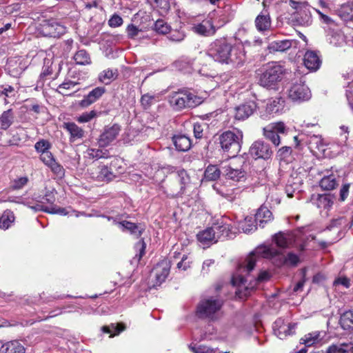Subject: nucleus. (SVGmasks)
<instances>
[{"mask_svg": "<svg viewBox=\"0 0 353 353\" xmlns=\"http://www.w3.org/2000/svg\"><path fill=\"white\" fill-rule=\"evenodd\" d=\"M256 255L263 258L274 259V263L277 266L285 265L296 266L299 262V258L296 254L288 252L285 256L281 254L275 248L263 246L258 248L254 252L251 253L242 263L239 264L238 272L240 273H250L255 266Z\"/></svg>", "mask_w": 353, "mask_h": 353, "instance_id": "f257e3e1", "label": "nucleus"}, {"mask_svg": "<svg viewBox=\"0 0 353 353\" xmlns=\"http://www.w3.org/2000/svg\"><path fill=\"white\" fill-rule=\"evenodd\" d=\"M209 55L221 63L241 64L245 59L242 49L234 47L225 39H216L210 46Z\"/></svg>", "mask_w": 353, "mask_h": 353, "instance_id": "f03ea898", "label": "nucleus"}, {"mask_svg": "<svg viewBox=\"0 0 353 353\" xmlns=\"http://www.w3.org/2000/svg\"><path fill=\"white\" fill-rule=\"evenodd\" d=\"M284 72L283 67L279 63H268L259 70V83L264 88L275 89L281 81Z\"/></svg>", "mask_w": 353, "mask_h": 353, "instance_id": "7ed1b4c3", "label": "nucleus"}, {"mask_svg": "<svg viewBox=\"0 0 353 353\" xmlns=\"http://www.w3.org/2000/svg\"><path fill=\"white\" fill-rule=\"evenodd\" d=\"M203 101L202 97L185 90L173 92L168 95V102L176 110L195 108Z\"/></svg>", "mask_w": 353, "mask_h": 353, "instance_id": "20e7f679", "label": "nucleus"}, {"mask_svg": "<svg viewBox=\"0 0 353 353\" xmlns=\"http://www.w3.org/2000/svg\"><path fill=\"white\" fill-rule=\"evenodd\" d=\"M243 133L237 130L236 132L227 130L219 137V144L224 152L228 157H235L241 150Z\"/></svg>", "mask_w": 353, "mask_h": 353, "instance_id": "39448f33", "label": "nucleus"}, {"mask_svg": "<svg viewBox=\"0 0 353 353\" xmlns=\"http://www.w3.org/2000/svg\"><path fill=\"white\" fill-rule=\"evenodd\" d=\"M223 304V300L218 296L205 298L198 304L196 314L199 318L216 320Z\"/></svg>", "mask_w": 353, "mask_h": 353, "instance_id": "423d86ee", "label": "nucleus"}, {"mask_svg": "<svg viewBox=\"0 0 353 353\" xmlns=\"http://www.w3.org/2000/svg\"><path fill=\"white\" fill-rule=\"evenodd\" d=\"M243 163H245V161L240 158L221 165L222 174L228 179L235 181H241L245 175V172L243 168Z\"/></svg>", "mask_w": 353, "mask_h": 353, "instance_id": "0eeeda50", "label": "nucleus"}, {"mask_svg": "<svg viewBox=\"0 0 353 353\" xmlns=\"http://www.w3.org/2000/svg\"><path fill=\"white\" fill-rule=\"evenodd\" d=\"M288 97L294 102L308 101L311 98L310 88L301 79L299 82L293 83L288 90Z\"/></svg>", "mask_w": 353, "mask_h": 353, "instance_id": "6e6552de", "label": "nucleus"}, {"mask_svg": "<svg viewBox=\"0 0 353 353\" xmlns=\"http://www.w3.org/2000/svg\"><path fill=\"white\" fill-rule=\"evenodd\" d=\"M301 232L300 230L287 232H279L274 236V241L278 247L288 248L296 242Z\"/></svg>", "mask_w": 353, "mask_h": 353, "instance_id": "1a4fd4ad", "label": "nucleus"}, {"mask_svg": "<svg viewBox=\"0 0 353 353\" xmlns=\"http://www.w3.org/2000/svg\"><path fill=\"white\" fill-rule=\"evenodd\" d=\"M296 323H290L285 322V319L279 318L273 324V330L274 334L281 339H283L288 336L295 333Z\"/></svg>", "mask_w": 353, "mask_h": 353, "instance_id": "9d476101", "label": "nucleus"}, {"mask_svg": "<svg viewBox=\"0 0 353 353\" xmlns=\"http://www.w3.org/2000/svg\"><path fill=\"white\" fill-rule=\"evenodd\" d=\"M285 128V125L282 122L271 123L263 128V135L275 146H278L281 143L279 133H284Z\"/></svg>", "mask_w": 353, "mask_h": 353, "instance_id": "9b49d317", "label": "nucleus"}, {"mask_svg": "<svg viewBox=\"0 0 353 353\" xmlns=\"http://www.w3.org/2000/svg\"><path fill=\"white\" fill-rule=\"evenodd\" d=\"M250 154L255 159H269L272 155V151L269 144L262 141L254 142L250 148Z\"/></svg>", "mask_w": 353, "mask_h": 353, "instance_id": "f8f14e48", "label": "nucleus"}, {"mask_svg": "<svg viewBox=\"0 0 353 353\" xmlns=\"http://www.w3.org/2000/svg\"><path fill=\"white\" fill-rule=\"evenodd\" d=\"M170 270V262L162 260L153 268L152 275L154 277V286L160 285L168 277Z\"/></svg>", "mask_w": 353, "mask_h": 353, "instance_id": "ddd939ff", "label": "nucleus"}, {"mask_svg": "<svg viewBox=\"0 0 353 353\" xmlns=\"http://www.w3.org/2000/svg\"><path fill=\"white\" fill-rule=\"evenodd\" d=\"M289 3L292 8L296 10V12L293 14V17L299 24L303 25L309 21L310 15L307 13L308 8L306 3L293 0H290Z\"/></svg>", "mask_w": 353, "mask_h": 353, "instance_id": "4468645a", "label": "nucleus"}, {"mask_svg": "<svg viewBox=\"0 0 353 353\" xmlns=\"http://www.w3.org/2000/svg\"><path fill=\"white\" fill-rule=\"evenodd\" d=\"M65 32V28L54 20L44 21L42 25L43 34L49 37H59Z\"/></svg>", "mask_w": 353, "mask_h": 353, "instance_id": "2eb2a0df", "label": "nucleus"}, {"mask_svg": "<svg viewBox=\"0 0 353 353\" xmlns=\"http://www.w3.org/2000/svg\"><path fill=\"white\" fill-rule=\"evenodd\" d=\"M255 102L250 101L236 106L234 109V118L236 120H245L250 117L256 110Z\"/></svg>", "mask_w": 353, "mask_h": 353, "instance_id": "dca6fc26", "label": "nucleus"}, {"mask_svg": "<svg viewBox=\"0 0 353 353\" xmlns=\"http://www.w3.org/2000/svg\"><path fill=\"white\" fill-rule=\"evenodd\" d=\"M121 131V127L118 124H114L110 127H107L101 134L99 139V144L101 146H105L114 141Z\"/></svg>", "mask_w": 353, "mask_h": 353, "instance_id": "f3484780", "label": "nucleus"}, {"mask_svg": "<svg viewBox=\"0 0 353 353\" xmlns=\"http://www.w3.org/2000/svg\"><path fill=\"white\" fill-rule=\"evenodd\" d=\"M303 63L308 70L311 71H316L319 68L321 64V61L316 52L307 50L305 53Z\"/></svg>", "mask_w": 353, "mask_h": 353, "instance_id": "a211bd4d", "label": "nucleus"}, {"mask_svg": "<svg viewBox=\"0 0 353 353\" xmlns=\"http://www.w3.org/2000/svg\"><path fill=\"white\" fill-rule=\"evenodd\" d=\"M216 230H214V225L208 228L197 234V239L199 242L205 244L215 243L219 239V235L216 234Z\"/></svg>", "mask_w": 353, "mask_h": 353, "instance_id": "6ab92c4d", "label": "nucleus"}, {"mask_svg": "<svg viewBox=\"0 0 353 353\" xmlns=\"http://www.w3.org/2000/svg\"><path fill=\"white\" fill-rule=\"evenodd\" d=\"M192 30L194 33L204 37H210L215 34V28L210 20H204L200 23L194 24Z\"/></svg>", "mask_w": 353, "mask_h": 353, "instance_id": "aec40b11", "label": "nucleus"}, {"mask_svg": "<svg viewBox=\"0 0 353 353\" xmlns=\"http://www.w3.org/2000/svg\"><path fill=\"white\" fill-rule=\"evenodd\" d=\"M312 200L319 208L330 209L334 204V196L330 194L312 195Z\"/></svg>", "mask_w": 353, "mask_h": 353, "instance_id": "412c9836", "label": "nucleus"}, {"mask_svg": "<svg viewBox=\"0 0 353 353\" xmlns=\"http://www.w3.org/2000/svg\"><path fill=\"white\" fill-rule=\"evenodd\" d=\"M337 12L342 20L350 26H353V2H347L341 5Z\"/></svg>", "mask_w": 353, "mask_h": 353, "instance_id": "4be33fe9", "label": "nucleus"}, {"mask_svg": "<svg viewBox=\"0 0 353 353\" xmlns=\"http://www.w3.org/2000/svg\"><path fill=\"white\" fill-rule=\"evenodd\" d=\"M26 348L18 341L12 340L3 343L0 348V353H25Z\"/></svg>", "mask_w": 353, "mask_h": 353, "instance_id": "5701e85b", "label": "nucleus"}, {"mask_svg": "<svg viewBox=\"0 0 353 353\" xmlns=\"http://www.w3.org/2000/svg\"><path fill=\"white\" fill-rule=\"evenodd\" d=\"M272 219V214L270 210L265 206H261L257 210L254 221L260 227L263 228V223H266Z\"/></svg>", "mask_w": 353, "mask_h": 353, "instance_id": "b1692460", "label": "nucleus"}, {"mask_svg": "<svg viewBox=\"0 0 353 353\" xmlns=\"http://www.w3.org/2000/svg\"><path fill=\"white\" fill-rule=\"evenodd\" d=\"M232 281L234 285L238 286V290L236 293L240 298H243V296H247L250 293L249 288L245 286L246 280L243 275L238 274L234 275Z\"/></svg>", "mask_w": 353, "mask_h": 353, "instance_id": "393cba45", "label": "nucleus"}, {"mask_svg": "<svg viewBox=\"0 0 353 353\" xmlns=\"http://www.w3.org/2000/svg\"><path fill=\"white\" fill-rule=\"evenodd\" d=\"M118 225L123 231H128L137 238H139L144 230V228L141 225H137L127 221L119 222Z\"/></svg>", "mask_w": 353, "mask_h": 353, "instance_id": "a878e982", "label": "nucleus"}, {"mask_svg": "<svg viewBox=\"0 0 353 353\" xmlns=\"http://www.w3.org/2000/svg\"><path fill=\"white\" fill-rule=\"evenodd\" d=\"M14 121V113L12 109L3 111L0 115V130H7Z\"/></svg>", "mask_w": 353, "mask_h": 353, "instance_id": "bb28decb", "label": "nucleus"}, {"mask_svg": "<svg viewBox=\"0 0 353 353\" xmlns=\"http://www.w3.org/2000/svg\"><path fill=\"white\" fill-rule=\"evenodd\" d=\"M176 149L179 151H188L191 147V141L185 135H176L172 138Z\"/></svg>", "mask_w": 353, "mask_h": 353, "instance_id": "cd10ccee", "label": "nucleus"}, {"mask_svg": "<svg viewBox=\"0 0 353 353\" xmlns=\"http://www.w3.org/2000/svg\"><path fill=\"white\" fill-rule=\"evenodd\" d=\"M50 214H58L61 215H68L69 216H76L79 217V216H83L85 217L87 216V214L85 212H79L74 210H68L67 208H60L57 206H51L50 207V210L48 211Z\"/></svg>", "mask_w": 353, "mask_h": 353, "instance_id": "c85d7f7f", "label": "nucleus"}, {"mask_svg": "<svg viewBox=\"0 0 353 353\" xmlns=\"http://www.w3.org/2000/svg\"><path fill=\"white\" fill-rule=\"evenodd\" d=\"M292 44V41L291 40L274 41L269 44L268 49L270 52H284L290 49Z\"/></svg>", "mask_w": 353, "mask_h": 353, "instance_id": "c756f323", "label": "nucleus"}, {"mask_svg": "<svg viewBox=\"0 0 353 353\" xmlns=\"http://www.w3.org/2000/svg\"><path fill=\"white\" fill-rule=\"evenodd\" d=\"M63 127L69 132L71 137L70 139L75 140L81 139L84 136V131L74 123L65 122Z\"/></svg>", "mask_w": 353, "mask_h": 353, "instance_id": "7c9ffc66", "label": "nucleus"}, {"mask_svg": "<svg viewBox=\"0 0 353 353\" xmlns=\"http://www.w3.org/2000/svg\"><path fill=\"white\" fill-rule=\"evenodd\" d=\"M256 29L259 32H264L270 28L271 20L268 14H259L255 19Z\"/></svg>", "mask_w": 353, "mask_h": 353, "instance_id": "2f4dec72", "label": "nucleus"}, {"mask_svg": "<svg viewBox=\"0 0 353 353\" xmlns=\"http://www.w3.org/2000/svg\"><path fill=\"white\" fill-rule=\"evenodd\" d=\"M321 332L315 331L311 333L305 334L301 338V343L304 344L307 347L312 346L316 343H319L322 340Z\"/></svg>", "mask_w": 353, "mask_h": 353, "instance_id": "473e14b6", "label": "nucleus"}, {"mask_svg": "<svg viewBox=\"0 0 353 353\" xmlns=\"http://www.w3.org/2000/svg\"><path fill=\"white\" fill-rule=\"evenodd\" d=\"M319 185L323 190H332L338 185V183L336 176L330 174L323 177L319 182Z\"/></svg>", "mask_w": 353, "mask_h": 353, "instance_id": "72a5a7b5", "label": "nucleus"}, {"mask_svg": "<svg viewBox=\"0 0 353 353\" xmlns=\"http://www.w3.org/2000/svg\"><path fill=\"white\" fill-rule=\"evenodd\" d=\"M254 222L252 217H246L244 220L238 223V229L242 230L244 233L252 232L256 229L257 224H254Z\"/></svg>", "mask_w": 353, "mask_h": 353, "instance_id": "f704fd0d", "label": "nucleus"}, {"mask_svg": "<svg viewBox=\"0 0 353 353\" xmlns=\"http://www.w3.org/2000/svg\"><path fill=\"white\" fill-rule=\"evenodd\" d=\"M340 325L341 327L347 330L353 327V310L345 312L341 316Z\"/></svg>", "mask_w": 353, "mask_h": 353, "instance_id": "c9c22d12", "label": "nucleus"}, {"mask_svg": "<svg viewBox=\"0 0 353 353\" xmlns=\"http://www.w3.org/2000/svg\"><path fill=\"white\" fill-rule=\"evenodd\" d=\"M118 76L117 70L107 69L101 72L99 74V81L106 85L110 84L114 81Z\"/></svg>", "mask_w": 353, "mask_h": 353, "instance_id": "e433bc0d", "label": "nucleus"}, {"mask_svg": "<svg viewBox=\"0 0 353 353\" xmlns=\"http://www.w3.org/2000/svg\"><path fill=\"white\" fill-rule=\"evenodd\" d=\"M221 172V168H219L216 165H210L205 170L204 176L208 181H215L218 179Z\"/></svg>", "mask_w": 353, "mask_h": 353, "instance_id": "4c0bfd02", "label": "nucleus"}, {"mask_svg": "<svg viewBox=\"0 0 353 353\" xmlns=\"http://www.w3.org/2000/svg\"><path fill=\"white\" fill-rule=\"evenodd\" d=\"M328 36V40L330 43L333 45L334 46H342L345 43V36L342 32H330Z\"/></svg>", "mask_w": 353, "mask_h": 353, "instance_id": "58836bf2", "label": "nucleus"}, {"mask_svg": "<svg viewBox=\"0 0 353 353\" xmlns=\"http://www.w3.org/2000/svg\"><path fill=\"white\" fill-rule=\"evenodd\" d=\"M214 230H216V234L219 235V239L221 237L225 238L230 236L232 232V227L226 223H221V224H214Z\"/></svg>", "mask_w": 353, "mask_h": 353, "instance_id": "ea45409f", "label": "nucleus"}, {"mask_svg": "<svg viewBox=\"0 0 353 353\" xmlns=\"http://www.w3.org/2000/svg\"><path fill=\"white\" fill-rule=\"evenodd\" d=\"M189 348L193 353H230L220 352L217 348H212L203 345H196L190 344Z\"/></svg>", "mask_w": 353, "mask_h": 353, "instance_id": "a19ab883", "label": "nucleus"}, {"mask_svg": "<svg viewBox=\"0 0 353 353\" xmlns=\"http://www.w3.org/2000/svg\"><path fill=\"white\" fill-rule=\"evenodd\" d=\"M283 103L281 98L274 99L267 104V111L270 113H277L283 108Z\"/></svg>", "mask_w": 353, "mask_h": 353, "instance_id": "79ce46f5", "label": "nucleus"}, {"mask_svg": "<svg viewBox=\"0 0 353 353\" xmlns=\"http://www.w3.org/2000/svg\"><path fill=\"white\" fill-rule=\"evenodd\" d=\"M14 220L13 213L10 211H5L0 217V228L8 229Z\"/></svg>", "mask_w": 353, "mask_h": 353, "instance_id": "37998d69", "label": "nucleus"}, {"mask_svg": "<svg viewBox=\"0 0 353 353\" xmlns=\"http://www.w3.org/2000/svg\"><path fill=\"white\" fill-rule=\"evenodd\" d=\"M347 225V220L343 216H340L332 219L327 225V229L329 230L336 229L337 232H339L341 228L346 227Z\"/></svg>", "mask_w": 353, "mask_h": 353, "instance_id": "c03bdc74", "label": "nucleus"}, {"mask_svg": "<svg viewBox=\"0 0 353 353\" xmlns=\"http://www.w3.org/2000/svg\"><path fill=\"white\" fill-rule=\"evenodd\" d=\"M125 327L122 324H110V325L103 326L101 330L103 332L110 334V337L119 334L121 332L124 330Z\"/></svg>", "mask_w": 353, "mask_h": 353, "instance_id": "a18cd8bd", "label": "nucleus"}, {"mask_svg": "<svg viewBox=\"0 0 353 353\" xmlns=\"http://www.w3.org/2000/svg\"><path fill=\"white\" fill-rule=\"evenodd\" d=\"M154 30L159 34H165L170 32L171 28L164 20L158 19L154 23Z\"/></svg>", "mask_w": 353, "mask_h": 353, "instance_id": "49530a36", "label": "nucleus"}, {"mask_svg": "<svg viewBox=\"0 0 353 353\" xmlns=\"http://www.w3.org/2000/svg\"><path fill=\"white\" fill-rule=\"evenodd\" d=\"M74 60L77 65H86L88 63V55L85 50H81L76 52Z\"/></svg>", "mask_w": 353, "mask_h": 353, "instance_id": "de8ad7c7", "label": "nucleus"}, {"mask_svg": "<svg viewBox=\"0 0 353 353\" xmlns=\"http://www.w3.org/2000/svg\"><path fill=\"white\" fill-rule=\"evenodd\" d=\"M17 94L15 89L10 85H4L3 97L5 103H9L8 99L14 98Z\"/></svg>", "mask_w": 353, "mask_h": 353, "instance_id": "09e8293b", "label": "nucleus"}, {"mask_svg": "<svg viewBox=\"0 0 353 353\" xmlns=\"http://www.w3.org/2000/svg\"><path fill=\"white\" fill-rule=\"evenodd\" d=\"M105 88L104 87H97L90 92V104L97 101L104 93Z\"/></svg>", "mask_w": 353, "mask_h": 353, "instance_id": "8fccbe9b", "label": "nucleus"}, {"mask_svg": "<svg viewBox=\"0 0 353 353\" xmlns=\"http://www.w3.org/2000/svg\"><path fill=\"white\" fill-rule=\"evenodd\" d=\"M52 61L49 59H45L43 62V66L42 68V72L40 74L41 78L46 77L52 74Z\"/></svg>", "mask_w": 353, "mask_h": 353, "instance_id": "3c124183", "label": "nucleus"}, {"mask_svg": "<svg viewBox=\"0 0 353 353\" xmlns=\"http://www.w3.org/2000/svg\"><path fill=\"white\" fill-rule=\"evenodd\" d=\"M51 147L50 143L45 139L37 141L34 145V148L38 152H46L49 150Z\"/></svg>", "mask_w": 353, "mask_h": 353, "instance_id": "603ef678", "label": "nucleus"}, {"mask_svg": "<svg viewBox=\"0 0 353 353\" xmlns=\"http://www.w3.org/2000/svg\"><path fill=\"white\" fill-rule=\"evenodd\" d=\"M52 172L59 178L61 179L64 176L65 170L61 165L54 161L50 166Z\"/></svg>", "mask_w": 353, "mask_h": 353, "instance_id": "864d4df0", "label": "nucleus"}, {"mask_svg": "<svg viewBox=\"0 0 353 353\" xmlns=\"http://www.w3.org/2000/svg\"><path fill=\"white\" fill-rule=\"evenodd\" d=\"M76 85L77 83L72 81L63 82L59 85L58 92L65 96L70 95V94L68 93L66 90L74 87Z\"/></svg>", "mask_w": 353, "mask_h": 353, "instance_id": "5fc2aeb1", "label": "nucleus"}, {"mask_svg": "<svg viewBox=\"0 0 353 353\" xmlns=\"http://www.w3.org/2000/svg\"><path fill=\"white\" fill-rule=\"evenodd\" d=\"M141 31V30L134 24H129L126 28L127 35L130 39H134Z\"/></svg>", "mask_w": 353, "mask_h": 353, "instance_id": "6e6d98bb", "label": "nucleus"}, {"mask_svg": "<svg viewBox=\"0 0 353 353\" xmlns=\"http://www.w3.org/2000/svg\"><path fill=\"white\" fill-rule=\"evenodd\" d=\"M40 159L48 167L55 161L52 154L49 150L41 153Z\"/></svg>", "mask_w": 353, "mask_h": 353, "instance_id": "4d7b16f0", "label": "nucleus"}, {"mask_svg": "<svg viewBox=\"0 0 353 353\" xmlns=\"http://www.w3.org/2000/svg\"><path fill=\"white\" fill-rule=\"evenodd\" d=\"M136 249L139 250V254H136L134 259H137V261H139L140 259L142 258V256L145 254V243L143 241V239H141L137 244H136Z\"/></svg>", "mask_w": 353, "mask_h": 353, "instance_id": "13d9d810", "label": "nucleus"}, {"mask_svg": "<svg viewBox=\"0 0 353 353\" xmlns=\"http://www.w3.org/2000/svg\"><path fill=\"white\" fill-rule=\"evenodd\" d=\"M28 182V179L27 176H23L18 178L13 181V184L12 188L13 190H19L21 189L24 185L27 184Z\"/></svg>", "mask_w": 353, "mask_h": 353, "instance_id": "bf43d9fd", "label": "nucleus"}, {"mask_svg": "<svg viewBox=\"0 0 353 353\" xmlns=\"http://www.w3.org/2000/svg\"><path fill=\"white\" fill-rule=\"evenodd\" d=\"M123 23V19L118 14H114L109 19L108 24L112 28H117L121 26Z\"/></svg>", "mask_w": 353, "mask_h": 353, "instance_id": "052dcab7", "label": "nucleus"}, {"mask_svg": "<svg viewBox=\"0 0 353 353\" xmlns=\"http://www.w3.org/2000/svg\"><path fill=\"white\" fill-rule=\"evenodd\" d=\"M177 173L179 181L183 185L185 186L190 183V177L185 170H180Z\"/></svg>", "mask_w": 353, "mask_h": 353, "instance_id": "680f3d73", "label": "nucleus"}, {"mask_svg": "<svg viewBox=\"0 0 353 353\" xmlns=\"http://www.w3.org/2000/svg\"><path fill=\"white\" fill-rule=\"evenodd\" d=\"M292 152V148L290 147L284 146L280 148L277 152V157L280 159H284L289 157Z\"/></svg>", "mask_w": 353, "mask_h": 353, "instance_id": "e2e57ef3", "label": "nucleus"}, {"mask_svg": "<svg viewBox=\"0 0 353 353\" xmlns=\"http://www.w3.org/2000/svg\"><path fill=\"white\" fill-rule=\"evenodd\" d=\"M350 187V183H345L341 188L340 193H339V194H340L339 199L341 201H344L347 199V197L349 194Z\"/></svg>", "mask_w": 353, "mask_h": 353, "instance_id": "0e129e2a", "label": "nucleus"}, {"mask_svg": "<svg viewBox=\"0 0 353 353\" xmlns=\"http://www.w3.org/2000/svg\"><path fill=\"white\" fill-rule=\"evenodd\" d=\"M185 38V34L183 32L180 31H175L170 34V35L168 37V39L170 41H176V42H180L183 41Z\"/></svg>", "mask_w": 353, "mask_h": 353, "instance_id": "69168bd1", "label": "nucleus"}, {"mask_svg": "<svg viewBox=\"0 0 353 353\" xmlns=\"http://www.w3.org/2000/svg\"><path fill=\"white\" fill-rule=\"evenodd\" d=\"M157 3V6L164 12H167L170 8V1L169 0H154Z\"/></svg>", "mask_w": 353, "mask_h": 353, "instance_id": "338daca9", "label": "nucleus"}, {"mask_svg": "<svg viewBox=\"0 0 353 353\" xmlns=\"http://www.w3.org/2000/svg\"><path fill=\"white\" fill-rule=\"evenodd\" d=\"M346 97L348 103L353 110V81L349 85V89L346 92Z\"/></svg>", "mask_w": 353, "mask_h": 353, "instance_id": "774afa93", "label": "nucleus"}]
</instances>
